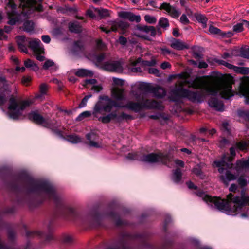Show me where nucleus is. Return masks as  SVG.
<instances>
[{
	"instance_id": "1",
	"label": "nucleus",
	"mask_w": 249,
	"mask_h": 249,
	"mask_svg": "<svg viewBox=\"0 0 249 249\" xmlns=\"http://www.w3.org/2000/svg\"><path fill=\"white\" fill-rule=\"evenodd\" d=\"M12 191L20 193L25 191L30 196L26 200L30 208L39 206L46 200H52L56 206L54 216L65 220H74L78 217L75 210L66 205L55 188L49 182L35 179L29 177L17 175L8 183Z\"/></svg>"
},
{
	"instance_id": "2",
	"label": "nucleus",
	"mask_w": 249,
	"mask_h": 249,
	"mask_svg": "<svg viewBox=\"0 0 249 249\" xmlns=\"http://www.w3.org/2000/svg\"><path fill=\"white\" fill-rule=\"evenodd\" d=\"M186 83L189 88L194 89H204L209 95L216 96L219 93L221 97L225 100L233 96L232 90L233 76L230 74H220L215 77L211 84L208 83L204 76L196 77L194 80H189Z\"/></svg>"
},
{
	"instance_id": "3",
	"label": "nucleus",
	"mask_w": 249,
	"mask_h": 249,
	"mask_svg": "<svg viewBox=\"0 0 249 249\" xmlns=\"http://www.w3.org/2000/svg\"><path fill=\"white\" fill-rule=\"evenodd\" d=\"M195 194L199 197H202L203 200L208 205L214 207L218 210L230 214L232 212L231 203L233 202V195L232 193L227 195L226 198H221L220 197L212 196L209 195H205L204 192L201 189L196 190Z\"/></svg>"
},
{
	"instance_id": "4",
	"label": "nucleus",
	"mask_w": 249,
	"mask_h": 249,
	"mask_svg": "<svg viewBox=\"0 0 249 249\" xmlns=\"http://www.w3.org/2000/svg\"><path fill=\"white\" fill-rule=\"evenodd\" d=\"M230 155L228 153L224 154L220 160H215L213 163L216 167L218 168V171L220 173H223L224 170H226L225 175H221L219 177L220 181L223 182L226 187L229 185V182L233 180V174L231 173L228 169L232 168L233 165V146L230 148Z\"/></svg>"
},
{
	"instance_id": "5",
	"label": "nucleus",
	"mask_w": 249,
	"mask_h": 249,
	"mask_svg": "<svg viewBox=\"0 0 249 249\" xmlns=\"http://www.w3.org/2000/svg\"><path fill=\"white\" fill-rule=\"evenodd\" d=\"M189 80L180 81L178 87L172 90V95L169 97L170 100L175 102H178L182 98H187L192 102H201L203 98V94L200 91H193L183 88L186 83H189Z\"/></svg>"
},
{
	"instance_id": "6",
	"label": "nucleus",
	"mask_w": 249,
	"mask_h": 249,
	"mask_svg": "<svg viewBox=\"0 0 249 249\" xmlns=\"http://www.w3.org/2000/svg\"><path fill=\"white\" fill-rule=\"evenodd\" d=\"M173 155L170 152H157L151 153L148 154H143L139 157L137 153H129L126 158L131 160H138L150 163L161 162L164 165H167L171 162L173 159Z\"/></svg>"
},
{
	"instance_id": "7",
	"label": "nucleus",
	"mask_w": 249,
	"mask_h": 249,
	"mask_svg": "<svg viewBox=\"0 0 249 249\" xmlns=\"http://www.w3.org/2000/svg\"><path fill=\"white\" fill-rule=\"evenodd\" d=\"M121 107L127 108L136 113L140 112L144 109H157L161 110L163 108L161 103L154 100L147 99L144 100L143 98H142V102H135L134 101H129Z\"/></svg>"
},
{
	"instance_id": "8",
	"label": "nucleus",
	"mask_w": 249,
	"mask_h": 249,
	"mask_svg": "<svg viewBox=\"0 0 249 249\" xmlns=\"http://www.w3.org/2000/svg\"><path fill=\"white\" fill-rule=\"evenodd\" d=\"M146 234H131L128 232L123 231L120 233L117 244L107 245L106 249H129L127 246L129 242L136 239H146Z\"/></svg>"
},
{
	"instance_id": "9",
	"label": "nucleus",
	"mask_w": 249,
	"mask_h": 249,
	"mask_svg": "<svg viewBox=\"0 0 249 249\" xmlns=\"http://www.w3.org/2000/svg\"><path fill=\"white\" fill-rule=\"evenodd\" d=\"M0 90L1 92L0 93V106H3L7 101L5 93L9 94L12 92V89L5 77L0 76Z\"/></svg>"
},
{
	"instance_id": "10",
	"label": "nucleus",
	"mask_w": 249,
	"mask_h": 249,
	"mask_svg": "<svg viewBox=\"0 0 249 249\" xmlns=\"http://www.w3.org/2000/svg\"><path fill=\"white\" fill-rule=\"evenodd\" d=\"M34 101L32 99L22 100L19 102L18 108L15 111L9 112L8 114L10 118L13 120H18L22 115V111L27 107H30Z\"/></svg>"
},
{
	"instance_id": "11",
	"label": "nucleus",
	"mask_w": 249,
	"mask_h": 249,
	"mask_svg": "<svg viewBox=\"0 0 249 249\" xmlns=\"http://www.w3.org/2000/svg\"><path fill=\"white\" fill-rule=\"evenodd\" d=\"M136 29L141 32L145 34V35H137V36L146 40H150L149 36L147 35H150V36L152 37H155L156 35V28L152 26L138 24L136 26Z\"/></svg>"
},
{
	"instance_id": "12",
	"label": "nucleus",
	"mask_w": 249,
	"mask_h": 249,
	"mask_svg": "<svg viewBox=\"0 0 249 249\" xmlns=\"http://www.w3.org/2000/svg\"><path fill=\"white\" fill-rule=\"evenodd\" d=\"M28 118L32 122L38 125L45 127L51 119H45L37 111H32L28 114Z\"/></svg>"
},
{
	"instance_id": "13",
	"label": "nucleus",
	"mask_w": 249,
	"mask_h": 249,
	"mask_svg": "<svg viewBox=\"0 0 249 249\" xmlns=\"http://www.w3.org/2000/svg\"><path fill=\"white\" fill-rule=\"evenodd\" d=\"M26 236L28 238L39 237L44 238V244H47L50 243L51 241L55 240V238L53 234L49 233L45 234L42 232L38 231H26Z\"/></svg>"
},
{
	"instance_id": "14",
	"label": "nucleus",
	"mask_w": 249,
	"mask_h": 249,
	"mask_svg": "<svg viewBox=\"0 0 249 249\" xmlns=\"http://www.w3.org/2000/svg\"><path fill=\"white\" fill-rule=\"evenodd\" d=\"M23 8H29L34 9L37 12L43 11L41 4L43 0H19Z\"/></svg>"
},
{
	"instance_id": "15",
	"label": "nucleus",
	"mask_w": 249,
	"mask_h": 249,
	"mask_svg": "<svg viewBox=\"0 0 249 249\" xmlns=\"http://www.w3.org/2000/svg\"><path fill=\"white\" fill-rule=\"evenodd\" d=\"M102 68L111 72H122L123 70L121 63L119 61H110L105 62Z\"/></svg>"
},
{
	"instance_id": "16",
	"label": "nucleus",
	"mask_w": 249,
	"mask_h": 249,
	"mask_svg": "<svg viewBox=\"0 0 249 249\" xmlns=\"http://www.w3.org/2000/svg\"><path fill=\"white\" fill-rule=\"evenodd\" d=\"M85 137L88 142L87 144L90 147L95 148H100L101 146L97 142L99 140V136L98 134L93 131H91L89 133H87Z\"/></svg>"
},
{
	"instance_id": "17",
	"label": "nucleus",
	"mask_w": 249,
	"mask_h": 249,
	"mask_svg": "<svg viewBox=\"0 0 249 249\" xmlns=\"http://www.w3.org/2000/svg\"><path fill=\"white\" fill-rule=\"evenodd\" d=\"M16 43L18 49L21 52L25 53H28L27 47H28L29 38H26L24 36H18L16 37Z\"/></svg>"
},
{
	"instance_id": "18",
	"label": "nucleus",
	"mask_w": 249,
	"mask_h": 249,
	"mask_svg": "<svg viewBox=\"0 0 249 249\" xmlns=\"http://www.w3.org/2000/svg\"><path fill=\"white\" fill-rule=\"evenodd\" d=\"M217 95H216V96ZM211 97L208 100L209 106L215 110L222 112L224 110V105L223 102L219 100L215 96Z\"/></svg>"
},
{
	"instance_id": "19",
	"label": "nucleus",
	"mask_w": 249,
	"mask_h": 249,
	"mask_svg": "<svg viewBox=\"0 0 249 249\" xmlns=\"http://www.w3.org/2000/svg\"><path fill=\"white\" fill-rule=\"evenodd\" d=\"M240 93L245 98V103L249 104V77L243 80L239 88Z\"/></svg>"
},
{
	"instance_id": "20",
	"label": "nucleus",
	"mask_w": 249,
	"mask_h": 249,
	"mask_svg": "<svg viewBox=\"0 0 249 249\" xmlns=\"http://www.w3.org/2000/svg\"><path fill=\"white\" fill-rule=\"evenodd\" d=\"M119 16L122 18L128 19L130 21L140 22L141 18L140 15H136L130 12L122 11L119 13Z\"/></svg>"
},
{
	"instance_id": "21",
	"label": "nucleus",
	"mask_w": 249,
	"mask_h": 249,
	"mask_svg": "<svg viewBox=\"0 0 249 249\" xmlns=\"http://www.w3.org/2000/svg\"><path fill=\"white\" fill-rule=\"evenodd\" d=\"M41 41L39 39H29L28 47L33 50L34 53H44V49L43 47H40Z\"/></svg>"
},
{
	"instance_id": "22",
	"label": "nucleus",
	"mask_w": 249,
	"mask_h": 249,
	"mask_svg": "<svg viewBox=\"0 0 249 249\" xmlns=\"http://www.w3.org/2000/svg\"><path fill=\"white\" fill-rule=\"evenodd\" d=\"M107 215L109 217L115 220V225L117 226H120L122 225L127 226L129 223L126 220H122L119 214L114 211H111L107 213Z\"/></svg>"
},
{
	"instance_id": "23",
	"label": "nucleus",
	"mask_w": 249,
	"mask_h": 249,
	"mask_svg": "<svg viewBox=\"0 0 249 249\" xmlns=\"http://www.w3.org/2000/svg\"><path fill=\"white\" fill-rule=\"evenodd\" d=\"M129 27V24L126 22L120 21L114 22L111 26V30L113 32H116L118 29L122 30L121 34H124L125 30Z\"/></svg>"
},
{
	"instance_id": "24",
	"label": "nucleus",
	"mask_w": 249,
	"mask_h": 249,
	"mask_svg": "<svg viewBox=\"0 0 249 249\" xmlns=\"http://www.w3.org/2000/svg\"><path fill=\"white\" fill-rule=\"evenodd\" d=\"M57 122H52L51 120L48 124L45 126V128L50 129L52 132L61 138H64L63 135V132L58 129V126L56 125Z\"/></svg>"
},
{
	"instance_id": "25",
	"label": "nucleus",
	"mask_w": 249,
	"mask_h": 249,
	"mask_svg": "<svg viewBox=\"0 0 249 249\" xmlns=\"http://www.w3.org/2000/svg\"><path fill=\"white\" fill-rule=\"evenodd\" d=\"M151 93H153L154 96L157 98H162L166 95V91L162 87L159 86H153Z\"/></svg>"
},
{
	"instance_id": "26",
	"label": "nucleus",
	"mask_w": 249,
	"mask_h": 249,
	"mask_svg": "<svg viewBox=\"0 0 249 249\" xmlns=\"http://www.w3.org/2000/svg\"><path fill=\"white\" fill-rule=\"evenodd\" d=\"M69 30L70 32L80 34L82 32V27L80 23L77 21L70 22L68 23Z\"/></svg>"
},
{
	"instance_id": "27",
	"label": "nucleus",
	"mask_w": 249,
	"mask_h": 249,
	"mask_svg": "<svg viewBox=\"0 0 249 249\" xmlns=\"http://www.w3.org/2000/svg\"><path fill=\"white\" fill-rule=\"evenodd\" d=\"M113 97L117 101H122L124 99V89L118 88H113L111 90Z\"/></svg>"
},
{
	"instance_id": "28",
	"label": "nucleus",
	"mask_w": 249,
	"mask_h": 249,
	"mask_svg": "<svg viewBox=\"0 0 249 249\" xmlns=\"http://www.w3.org/2000/svg\"><path fill=\"white\" fill-rule=\"evenodd\" d=\"M117 115L115 111L112 112L105 116H101L99 118L98 120L102 122L104 124H107L110 122L111 120H115V122L117 123Z\"/></svg>"
},
{
	"instance_id": "29",
	"label": "nucleus",
	"mask_w": 249,
	"mask_h": 249,
	"mask_svg": "<svg viewBox=\"0 0 249 249\" xmlns=\"http://www.w3.org/2000/svg\"><path fill=\"white\" fill-rule=\"evenodd\" d=\"M171 47L178 50H183L189 49V46L179 39H174L171 44Z\"/></svg>"
},
{
	"instance_id": "30",
	"label": "nucleus",
	"mask_w": 249,
	"mask_h": 249,
	"mask_svg": "<svg viewBox=\"0 0 249 249\" xmlns=\"http://www.w3.org/2000/svg\"><path fill=\"white\" fill-rule=\"evenodd\" d=\"M18 107L19 104L17 102L16 97L11 95L8 100V109L9 111V112L16 111Z\"/></svg>"
},
{
	"instance_id": "31",
	"label": "nucleus",
	"mask_w": 249,
	"mask_h": 249,
	"mask_svg": "<svg viewBox=\"0 0 249 249\" xmlns=\"http://www.w3.org/2000/svg\"><path fill=\"white\" fill-rule=\"evenodd\" d=\"M235 168L237 171H239L246 168H249V157L247 160L243 159L237 160L236 162Z\"/></svg>"
},
{
	"instance_id": "32",
	"label": "nucleus",
	"mask_w": 249,
	"mask_h": 249,
	"mask_svg": "<svg viewBox=\"0 0 249 249\" xmlns=\"http://www.w3.org/2000/svg\"><path fill=\"white\" fill-rule=\"evenodd\" d=\"M209 31L211 34L218 35L222 37L230 36H227V34H231V33L230 32L228 33L222 32L220 29L212 25H210Z\"/></svg>"
},
{
	"instance_id": "33",
	"label": "nucleus",
	"mask_w": 249,
	"mask_h": 249,
	"mask_svg": "<svg viewBox=\"0 0 249 249\" xmlns=\"http://www.w3.org/2000/svg\"><path fill=\"white\" fill-rule=\"evenodd\" d=\"M234 204H237L240 208L247 205H249V196L242 197L239 196L234 197Z\"/></svg>"
},
{
	"instance_id": "34",
	"label": "nucleus",
	"mask_w": 249,
	"mask_h": 249,
	"mask_svg": "<svg viewBox=\"0 0 249 249\" xmlns=\"http://www.w3.org/2000/svg\"><path fill=\"white\" fill-rule=\"evenodd\" d=\"M113 107H120V104L114 100H110V102H107V104L103 106V110L107 113L110 112Z\"/></svg>"
},
{
	"instance_id": "35",
	"label": "nucleus",
	"mask_w": 249,
	"mask_h": 249,
	"mask_svg": "<svg viewBox=\"0 0 249 249\" xmlns=\"http://www.w3.org/2000/svg\"><path fill=\"white\" fill-rule=\"evenodd\" d=\"M194 17L198 22L202 23L203 28L207 27L208 18L204 15L196 13L194 14Z\"/></svg>"
},
{
	"instance_id": "36",
	"label": "nucleus",
	"mask_w": 249,
	"mask_h": 249,
	"mask_svg": "<svg viewBox=\"0 0 249 249\" xmlns=\"http://www.w3.org/2000/svg\"><path fill=\"white\" fill-rule=\"evenodd\" d=\"M7 15L9 19L7 22L8 24L10 25H15L16 23L18 21V18L16 17V11L8 12L7 13Z\"/></svg>"
},
{
	"instance_id": "37",
	"label": "nucleus",
	"mask_w": 249,
	"mask_h": 249,
	"mask_svg": "<svg viewBox=\"0 0 249 249\" xmlns=\"http://www.w3.org/2000/svg\"><path fill=\"white\" fill-rule=\"evenodd\" d=\"M76 76L79 77H83L85 76H92L93 72L89 70L84 69H78L76 72L75 73Z\"/></svg>"
},
{
	"instance_id": "38",
	"label": "nucleus",
	"mask_w": 249,
	"mask_h": 249,
	"mask_svg": "<svg viewBox=\"0 0 249 249\" xmlns=\"http://www.w3.org/2000/svg\"><path fill=\"white\" fill-rule=\"evenodd\" d=\"M153 86L150 84L144 82H140L138 86V89L141 91L151 93Z\"/></svg>"
},
{
	"instance_id": "39",
	"label": "nucleus",
	"mask_w": 249,
	"mask_h": 249,
	"mask_svg": "<svg viewBox=\"0 0 249 249\" xmlns=\"http://www.w3.org/2000/svg\"><path fill=\"white\" fill-rule=\"evenodd\" d=\"M249 144V140H242L236 142V147L237 149L242 151H246Z\"/></svg>"
},
{
	"instance_id": "40",
	"label": "nucleus",
	"mask_w": 249,
	"mask_h": 249,
	"mask_svg": "<svg viewBox=\"0 0 249 249\" xmlns=\"http://www.w3.org/2000/svg\"><path fill=\"white\" fill-rule=\"evenodd\" d=\"M24 65L27 68H30L35 71H36L39 70L38 66L30 59H27L24 61Z\"/></svg>"
},
{
	"instance_id": "41",
	"label": "nucleus",
	"mask_w": 249,
	"mask_h": 249,
	"mask_svg": "<svg viewBox=\"0 0 249 249\" xmlns=\"http://www.w3.org/2000/svg\"><path fill=\"white\" fill-rule=\"evenodd\" d=\"M106 53H101L99 54H95L93 56V61L96 65L99 66L105 59Z\"/></svg>"
},
{
	"instance_id": "42",
	"label": "nucleus",
	"mask_w": 249,
	"mask_h": 249,
	"mask_svg": "<svg viewBox=\"0 0 249 249\" xmlns=\"http://www.w3.org/2000/svg\"><path fill=\"white\" fill-rule=\"evenodd\" d=\"M65 139L72 143H77L81 142V138L76 134L67 135Z\"/></svg>"
},
{
	"instance_id": "43",
	"label": "nucleus",
	"mask_w": 249,
	"mask_h": 249,
	"mask_svg": "<svg viewBox=\"0 0 249 249\" xmlns=\"http://www.w3.org/2000/svg\"><path fill=\"white\" fill-rule=\"evenodd\" d=\"M34 30V22L30 20H26L23 23V30L27 33H30Z\"/></svg>"
},
{
	"instance_id": "44",
	"label": "nucleus",
	"mask_w": 249,
	"mask_h": 249,
	"mask_svg": "<svg viewBox=\"0 0 249 249\" xmlns=\"http://www.w3.org/2000/svg\"><path fill=\"white\" fill-rule=\"evenodd\" d=\"M142 59L139 57L135 61L131 62V65L133 66L131 68V71L133 72H142V69L140 67H136V65L141 62Z\"/></svg>"
},
{
	"instance_id": "45",
	"label": "nucleus",
	"mask_w": 249,
	"mask_h": 249,
	"mask_svg": "<svg viewBox=\"0 0 249 249\" xmlns=\"http://www.w3.org/2000/svg\"><path fill=\"white\" fill-rule=\"evenodd\" d=\"M182 178V173L180 169L177 168L173 173V181L178 183Z\"/></svg>"
},
{
	"instance_id": "46",
	"label": "nucleus",
	"mask_w": 249,
	"mask_h": 249,
	"mask_svg": "<svg viewBox=\"0 0 249 249\" xmlns=\"http://www.w3.org/2000/svg\"><path fill=\"white\" fill-rule=\"evenodd\" d=\"M239 51L242 57L249 59V47L248 46H243L239 49Z\"/></svg>"
},
{
	"instance_id": "47",
	"label": "nucleus",
	"mask_w": 249,
	"mask_h": 249,
	"mask_svg": "<svg viewBox=\"0 0 249 249\" xmlns=\"http://www.w3.org/2000/svg\"><path fill=\"white\" fill-rule=\"evenodd\" d=\"M134 117L129 114H127L125 113L122 112L120 115L118 116V117L117 118V123H121L123 120H133L134 119Z\"/></svg>"
},
{
	"instance_id": "48",
	"label": "nucleus",
	"mask_w": 249,
	"mask_h": 249,
	"mask_svg": "<svg viewBox=\"0 0 249 249\" xmlns=\"http://www.w3.org/2000/svg\"><path fill=\"white\" fill-rule=\"evenodd\" d=\"M158 25L161 28L166 29L169 26V21L167 18L162 17L159 19Z\"/></svg>"
},
{
	"instance_id": "49",
	"label": "nucleus",
	"mask_w": 249,
	"mask_h": 249,
	"mask_svg": "<svg viewBox=\"0 0 249 249\" xmlns=\"http://www.w3.org/2000/svg\"><path fill=\"white\" fill-rule=\"evenodd\" d=\"M234 71L237 73L247 75L249 73V68L234 66Z\"/></svg>"
},
{
	"instance_id": "50",
	"label": "nucleus",
	"mask_w": 249,
	"mask_h": 249,
	"mask_svg": "<svg viewBox=\"0 0 249 249\" xmlns=\"http://www.w3.org/2000/svg\"><path fill=\"white\" fill-rule=\"evenodd\" d=\"M237 182L241 188H244L247 185V181L245 178V175L242 174L237 179Z\"/></svg>"
},
{
	"instance_id": "51",
	"label": "nucleus",
	"mask_w": 249,
	"mask_h": 249,
	"mask_svg": "<svg viewBox=\"0 0 249 249\" xmlns=\"http://www.w3.org/2000/svg\"><path fill=\"white\" fill-rule=\"evenodd\" d=\"M16 231L11 228H9L7 230V237L10 241L13 242L16 238Z\"/></svg>"
},
{
	"instance_id": "52",
	"label": "nucleus",
	"mask_w": 249,
	"mask_h": 249,
	"mask_svg": "<svg viewBox=\"0 0 249 249\" xmlns=\"http://www.w3.org/2000/svg\"><path fill=\"white\" fill-rule=\"evenodd\" d=\"M193 172L196 176L199 177L201 179H204L205 175L201 169L199 167H195L193 169Z\"/></svg>"
},
{
	"instance_id": "53",
	"label": "nucleus",
	"mask_w": 249,
	"mask_h": 249,
	"mask_svg": "<svg viewBox=\"0 0 249 249\" xmlns=\"http://www.w3.org/2000/svg\"><path fill=\"white\" fill-rule=\"evenodd\" d=\"M91 113L89 111H85L80 113L79 116L77 117L76 120L80 121L85 118L89 117L91 116Z\"/></svg>"
},
{
	"instance_id": "54",
	"label": "nucleus",
	"mask_w": 249,
	"mask_h": 249,
	"mask_svg": "<svg viewBox=\"0 0 249 249\" xmlns=\"http://www.w3.org/2000/svg\"><path fill=\"white\" fill-rule=\"evenodd\" d=\"M168 13H169L170 15L173 18H178L180 15V12L178 11L174 7L172 6L169 9Z\"/></svg>"
},
{
	"instance_id": "55",
	"label": "nucleus",
	"mask_w": 249,
	"mask_h": 249,
	"mask_svg": "<svg viewBox=\"0 0 249 249\" xmlns=\"http://www.w3.org/2000/svg\"><path fill=\"white\" fill-rule=\"evenodd\" d=\"M142 65L144 66H154L156 64L155 59H152L150 61L141 60Z\"/></svg>"
},
{
	"instance_id": "56",
	"label": "nucleus",
	"mask_w": 249,
	"mask_h": 249,
	"mask_svg": "<svg viewBox=\"0 0 249 249\" xmlns=\"http://www.w3.org/2000/svg\"><path fill=\"white\" fill-rule=\"evenodd\" d=\"M73 45L76 51H81L84 49V45L82 44L80 40L75 41L74 42Z\"/></svg>"
},
{
	"instance_id": "57",
	"label": "nucleus",
	"mask_w": 249,
	"mask_h": 249,
	"mask_svg": "<svg viewBox=\"0 0 249 249\" xmlns=\"http://www.w3.org/2000/svg\"><path fill=\"white\" fill-rule=\"evenodd\" d=\"M144 18L145 21L149 24H154L156 22V18L154 17L146 15Z\"/></svg>"
},
{
	"instance_id": "58",
	"label": "nucleus",
	"mask_w": 249,
	"mask_h": 249,
	"mask_svg": "<svg viewBox=\"0 0 249 249\" xmlns=\"http://www.w3.org/2000/svg\"><path fill=\"white\" fill-rule=\"evenodd\" d=\"M91 97V95H87L85 96L81 100V102L78 105L79 108H82L86 106L88 100Z\"/></svg>"
},
{
	"instance_id": "59",
	"label": "nucleus",
	"mask_w": 249,
	"mask_h": 249,
	"mask_svg": "<svg viewBox=\"0 0 249 249\" xmlns=\"http://www.w3.org/2000/svg\"><path fill=\"white\" fill-rule=\"evenodd\" d=\"M238 115L246 121L249 122V111H240L238 112Z\"/></svg>"
},
{
	"instance_id": "60",
	"label": "nucleus",
	"mask_w": 249,
	"mask_h": 249,
	"mask_svg": "<svg viewBox=\"0 0 249 249\" xmlns=\"http://www.w3.org/2000/svg\"><path fill=\"white\" fill-rule=\"evenodd\" d=\"M55 64L54 62H53L52 60H47L44 62L42 68L44 70H48L49 67L53 66Z\"/></svg>"
},
{
	"instance_id": "61",
	"label": "nucleus",
	"mask_w": 249,
	"mask_h": 249,
	"mask_svg": "<svg viewBox=\"0 0 249 249\" xmlns=\"http://www.w3.org/2000/svg\"><path fill=\"white\" fill-rule=\"evenodd\" d=\"M8 1L6 4V6L11 8L10 12L16 11L17 6L14 2V0H8Z\"/></svg>"
},
{
	"instance_id": "62",
	"label": "nucleus",
	"mask_w": 249,
	"mask_h": 249,
	"mask_svg": "<svg viewBox=\"0 0 249 249\" xmlns=\"http://www.w3.org/2000/svg\"><path fill=\"white\" fill-rule=\"evenodd\" d=\"M229 124L227 122H223L222 124L221 129L222 131L227 133V134L231 133L230 129L229 128Z\"/></svg>"
},
{
	"instance_id": "63",
	"label": "nucleus",
	"mask_w": 249,
	"mask_h": 249,
	"mask_svg": "<svg viewBox=\"0 0 249 249\" xmlns=\"http://www.w3.org/2000/svg\"><path fill=\"white\" fill-rule=\"evenodd\" d=\"M243 25L244 24L243 20L242 21V22L237 23L236 25H234V32H242L244 30Z\"/></svg>"
},
{
	"instance_id": "64",
	"label": "nucleus",
	"mask_w": 249,
	"mask_h": 249,
	"mask_svg": "<svg viewBox=\"0 0 249 249\" xmlns=\"http://www.w3.org/2000/svg\"><path fill=\"white\" fill-rule=\"evenodd\" d=\"M62 242L66 244H70L72 242V238L70 235H65L62 238Z\"/></svg>"
}]
</instances>
